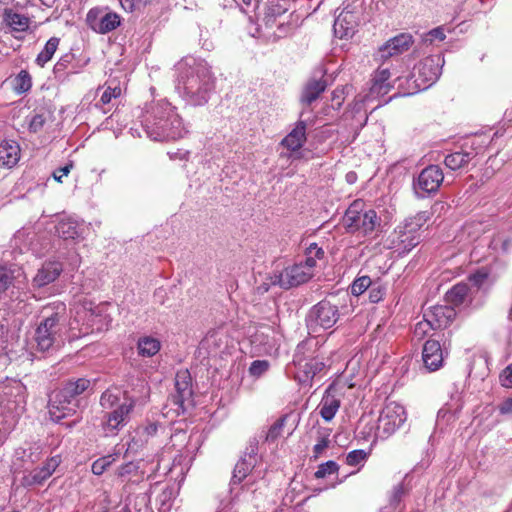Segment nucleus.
<instances>
[{
    "label": "nucleus",
    "instance_id": "obj_16",
    "mask_svg": "<svg viewBox=\"0 0 512 512\" xmlns=\"http://www.w3.org/2000/svg\"><path fill=\"white\" fill-rule=\"evenodd\" d=\"M328 80L324 74L320 77L312 76L303 85L299 101L304 107H309L327 89Z\"/></svg>",
    "mask_w": 512,
    "mask_h": 512
},
{
    "label": "nucleus",
    "instance_id": "obj_35",
    "mask_svg": "<svg viewBox=\"0 0 512 512\" xmlns=\"http://www.w3.org/2000/svg\"><path fill=\"white\" fill-rule=\"evenodd\" d=\"M9 80L12 89L18 95L28 92L32 87V78L27 70H21L15 77Z\"/></svg>",
    "mask_w": 512,
    "mask_h": 512
},
{
    "label": "nucleus",
    "instance_id": "obj_42",
    "mask_svg": "<svg viewBox=\"0 0 512 512\" xmlns=\"http://www.w3.org/2000/svg\"><path fill=\"white\" fill-rule=\"evenodd\" d=\"M122 392L118 387L108 388L102 393L100 398V404L105 409H111L115 405H118Z\"/></svg>",
    "mask_w": 512,
    "mask_h": 512
},
{
    "label": "nucleus",
    "instance_id": "obj_12",
    "mask_svg": "<svg viewBox=\"0 0 512 512\" xmlns=\"http://www.w3.org/2000/svg\"><path fill=\"white\" fill-rule=\"evenodd\" d=\"M86 21L88 26L99 34L109 33L121 24V18L117 13L105 12L99 8L89 10Z\"/></svg>",
    "mask_w": 512,
    "mask_h": 512
},
{
    "label": "nucleus",
    "instance_id": "obj_41",
    "mask_svg": "<svg viewBox=\"0 0 512 512\" xmlns=\"http://www.w3.org/2000/svg\"><path fill=\"white\" fill-rule=\"evenodd\" d=\"M390 75L391 74L388 68L377 70L372 80L373 84L371 90L376 93H381L383 90L386 92L390 87L388 83Z\"/></svg>",
    "mask_w": 512,
    "mask_h": 512
},
{
    "label": "nucleus",
    "instance_id": "obj_40",
    "mask_svg": "<svg viewBox=\"0 0 512 512\" xmlns=\"http://www.w3.org/2000/svg\"><path fill=\"white\" fill-rule=\"evenodd\" d=\"M409 494V487L403 481L395 485L389 496V507L397 509L402 500Z\"/></svg>",
    "mask_w": 512,
    "mask_h": 512
},
{
    "label": "nucleus",
    "instance_id": "obj_33",
    "mask_svg": "<svg viewBox=\"0 0 512 512\" xmlns=\"http://www.w3.org/2000/svg\"><path fill=\"white\" fill-rule=\"evenodd\" d=\"M161 342L152 336H144L138 339V354L142 357H152L159 352Z\"/></svg>",
    "mask_w": 512,
    "mask_h": 512
},
{
    "label": "nucleus",
    "instance_id": "obj_62",
    "mask_svg": "<svg viewBox=\"0 0 512 512\" xmlns=\"http://www.w3.org/2000/svg\"><path fill=\"white\" fill-rule=\"evenodd\" d=\"M332 105L335 109H340L344 101V89L336 88L332 92Z\"/></svg>",
    "mask_w": 512,
    "mask_h": 512
},
{
    "label": "nucleus",
    "instance_id": "obj_63",
    "mask_svg": "<svg viewBox=\"0 0 512 512\" xmlns=\"http://www.w3.org/2000/svg\"><path fill=\"white\" fill-rule=\"evenodd\" d=\"M306 252L312 255L315 259H322L324 257V250L317 245V243H311Z\"/></svg>",
    "mask_w": 512,
    "mask_h": 512
},
{
    "label": "nucleus",
    "instance_id": "obj_57",
    "mask_svg": "<svg viewBox=\"0 0 512 512\" xmlns=\"http://www.w3.org/2000/svg\"><path fill=\"white\" fill-rule=\"evenodd\" d=\"M369 300L371 303H378L381 301L386 293L385 287L379 283H373L369 287Z\"/></svg>",
    "mask_w": 512,
    "mask_h": 512
},
{
    "label": "nucleus",
    "instance_id": "obj_23",
    "mask_svg": "<svg viewBox=\"0 0 512 512\" xmlns=\"http://www.w3.org/2000/svg\"><path fill=\"white\" fill-rule=\"evenodd\" d=\"M83 321L82 326L79 328L80 335H88L95 331L102 330L103 317L96 310L83 308L81 311H77L74 322Z\"/></svg>",
    "mask_w": 512,
    "mask_h": 512
},
{
    "label": "nucleus",
    "instance_id": "obj_26",
    "mask_svg": "<svg viewBox=\"0 0 512 512\" xmlns=\"http://www.w3.org/2000/svg\"><path fill=\"white\" fill-rule=\"evenodd\" d=\"M332 392H334V389L332 385H330L326 389L318 406L320 416L327 422L331 421L335 417L341 403L340 399H338Z\"/></svg>",
    "mask_w": 512,
    "mask_h": 512
},
{
    "label": "nucleus",
    "instance_id": "obj_56",
    "mask_svg": "<svg viewBox=\"0 0 512 512\" xmlns=\"http://www.w3.org/2000/svg\"><path fill=\"white\" fill-rule=\"evenodd\" d=\"M269 369V362L266 360H255L249 367L250 375L254 377L262 376Z\"/></svg>",
    "mask_w": 512,
    "mask_h": 512
},
{
    "label": "nucleus",
    "instance_id": "obj_60",
    "mask_svg": "<svg viewBox=\"0 0 512 512\" xmlns=\"http://www.w3.org/2000/svg\"><path fill=\"white\" fill-rule=\"evenodd\" d=\"M73 168V162L70 161L69 163H67L65 166L63 167H60L58 169H56L54 172H53V178L57 181V182H60L62 183V178L67 176L71 169Z\"/></svg>",
    "mask_w": 512,
    "mask_h": 512
},
{
    "label": "nucleus",
    "instance_id": "obj_8",
    "mask_svg": "<svg viewBox=\"0 0 512 512\" xmlns=\"http://www.w3.org/2000/svg\"><path fill=\"white\" fill-rule=\"evenodd\" d=\"M168 405L177 414H184L193 406L192 377L187 369L179 370L175 375V393L169 396Z\"/></svg>",
    "mask_w": 512,
    "mask_h": 512
},
{
    "label": "nucleus",
    "instance_id": "obj_49",
    "mask_svg": "<svg viewBox=\"0 0 512 512\" xmlns=\"http://www.w3.org/2000/svg\"><path fill=\"white\" fill-rule=\"evenodd\" d=\"M511 245V238H504L500 234H497L492 238L489 247L496 252L507 254L510 251Z\"/></svg>",
    "mask_w": 512,
    "mask_h": 512
},
{
    "label": "nucleus",
    "instance_id": "obj_19",
    "mask_svg": "<svg viewBox=\"0 0 512 512\" xmlns=\"http://www.w3.org/2000/svg\"><path fill=\"white\" fill-rule=\"evenodd\" d=\"M297 367V377L299 382L305 384L313 380V378L326 368L324 354L321 353L314 358L304 360L301 364H295Z\"/></svg>",
    "mask_w": 512,
    "mask_h": 512
},
{
    "label": "nucleus",
    "instance_id": "obj_30",
    "mask_svg": "<svg viewBox=\"0 0 512 512\" xmlns=\"http://www.w3.org/2000/svg\"><path fill=\"white\" fill-rule=\"evenodd\" d=\"M477 155L473 149L470 151H456L446 155L444 164L451 170H459L465 168Z\"/></svg>",
    "mask_w": 512,
    "mask_h": 512
},
{
    "label": "nucleus",
    "instance_id": "obj_28",
    "mask_svg": "<svg viewBox=\"0 0 512 512\" xmlns=\"http://www.w3.org/2000/svg\"><path fill=\"white\" fill-rule=\"evenodd\" d=\"M470 291L471 289L467 283H457L446 292L445 301L448 305L454 307V309L463 304L471 303L469 297Z\"/></svg>",
    "mask_w": 512,
    "mask_h": 512
},
{
    "label": "nucleus",
    "instance_id": "obj_36",
    "mask_svg": "<svg viewBox=\"0 0 512 512\" xmlns=\"http://www.w3.org/2000/svg\"><path fill=\"white\" fill-rule=\"evenodd\" d=\"M56 339V336L47 332L46 326H41L40 324L38 325L35 332V341L39 351L45 352L51 349L54 346Z\"/></svg>",
    "mask_w": 512,
    "mask_h": 512
},
{
    "label": "nucleus",
    "instance_id": "obj_21",
    "mask_svg": "<svg viewBox=\"0 0 512 512\" xmlns=\"http://www.w3.org/2000/svg\"><path fill=\"white\" fill-rule=\"evenodd\" d=\"M422 359L425 368L429 372L438 370L443 365V351L440 342L435 339H428L423 346Z\"/></svg>",
    "mask_w": 512,
    "mask_h": 512
},
{
    "label": "nucleus",
    "instance_id": "obj_17",
    "mask_svg": "<svg viewBox=\"0 0 512 512\" xmlns=\"http://www.w3.org/2000/svg\"><path fill=\"white\" fill-rule=\"evenodd\" d=\"M56 309L50 306L44 307L42 310L43 319L39 324L46 326L47 332L57 337L65 322V306L58 304Z\"/></svg>",
    "mask_w": 512,
    "mask_h": 512
},
{
    "label": "nucleus",
    "instance_id": "obj_9",
    "mask_svg": "<svg viewBox=\"0 0 512 512\" xmlns=\"http://www.w3.org/2000/svg\"><path fill=\"white\" fill-rule=\"evenodd\" d=\"M444 180L442 169L438 165H429L425 167L413 182L415 194L419 198H424L438 191Z\"/></svg>",
    "mask_w": 512,
    "mask_h": 512
},
{
    "label": "nucleus",
    "instance_id": "obj_14",
    "mask_svg": "<svg viewBox=\"0 0 512 512\" xmlns=\"http://www.w3.org/2000/svg\"><path fill=\"white\" fill-rule=\"evenodd\" d=\"M456 316V310L448 304L435 305L424 312V320L433 330L448 328Z\"/></svg>",
    "mask_w": 512,
    "mask_h": 512
},
{
    "label": "nucleus",
    "instance_id": "obj_31",
    "mask_svg": "<svg viewBox=\"0 0 512 512\" xmlns=\"http://www.w3.org/2000/svg\"><path fill=\"white\" fill-rule=\"evenodd\" d=\"M157 431V426L154 423H149L146 426H139L134 430V436L132 437V441L130 442V450H137L140 447H143L144 444L147 443L150 436L154 435Z\"/></svg>",
    "mask_w": 512,
    "mask_h": 512
},
{
    "label": "nucleus",
    "instance_id": "obj_46",
    "mask_svg": "<svg viewBox=\"0 0 512 512\" xmlns=\"http://www.w3.org/2000/svg\"><path fill=\"white\" fill-rule=\"evenodd\" d=\"M330 433L328 429H321L318 431L317 443L313 446V458L317 459L323 453V451L329 447Z\"/></svg>",
    "mask_w": 512,
    "mask_h": 512
},
{
    "label": "nucleus",
    "instance_id": "obj_7",
    "mask_svg": "<svg viewBox=\"0 0 512 512\" xmlns=\"http://www.w3.org/2000/svg\"><path fill=\"white\" fill-rule=\"evenodd\" d=\"M339 318L338 306L325 298L309 309L305 321L308 329L316 332L318 328L325 330L332 328Z\"/></svg>",
    "mask_w": 512,
    "mask_h": 512
},
{
    "label": "nucleus",
    "instance_id": "obj_59",
    "mask_svg": "<svg viewBox=\"0 0 512 512\" xmlns=\"http://www.w3.org/2000/svg\"><path fill=\"white\" fill-rule=\"evenodd\" d=\"M44 124H45V117L41 114H35L29 122V130L31 132L36 133L43 128Z\"/></svg>",
    "mask_w": 512,
    "mask_h": 512
},
{
    "label": "nucleus",
    "instance_id": "obj_43",
    "mask_svg": "<svg viewBox=\"0 0 512 512\" xmlns=\"http://www.w3.org/2000/svg\"><path fill=\"white\" fill-rule=\"evenodd\" d=\"M123 448H124V445H122V447L119 448L117 453H114L113 455H107V456H104V457H101V458L95 460L91 467L92 473L97 476L102 475L106 471V469L110 465H112V463L115 462V460H116L115 456L120 454L121 451L123 450Z\"/></svg>",
    "mask_w": 512,
    "mask_h": 512
},
{
    "label": "nucleus",
    "instance_id": "obj_45",
    "mask_svg": "<svg viewBox=\"0 0 512 512\" xmlns=\"http://www.w3.org/2000/svg\"><path fill=\"white\" fill-rule=\"evenodd\" d=\"M49 478L48 475H46L45 471L42 469V467L35 468L31 472H29L27 475H25L22 478V484L24 486H35V485H41Z\"/></svg>",
    "mask_w": 512,
    "mask_h": 512
},
{
    "label": "nucleus",
    "instance_id": "obj_29",
    "mask_svg": "<svg viewBox=\"0 0 512 512\" xmlns=\"http://www.w3.org/2000/svg\"><path fill=\"white\" fill-rule=\"evenodd\" d=\"M20 146L14 140H5L0 144V165L11 168L20 159Z\"/></svg>",
    "mask_w": 512,
    "mask_h": 512
},
{
    "label": "nucleus",
    "instance_id": "obj_48",
    "mask_svg": "<svg viewBox=\"0 0 512 512\" xmlns=\"http://www.w3.org/2000/svg\"><path fill=\"white\" fill-rule=\"evenodd\" d=\"M359 431V435L363 439H369L370 437H375L376 425L372 421V419L367 417H361L357 426Z\"/></svg>",
    "mask_w": 512,
    "mask_h": 512
},
{
    "label": "nucleus",
    "instance_id": "obj_32",
    "mask_svg": "<svg viewBox=\"0 0 512 512\" xmlns=\"http://www.w3.org/2000/svg\"><path fill=\"white\" fill-rule=\"evenodd\" d=\"M55 231L65 240L76 239L80 235L78 223L70 218L61 219L55 226Z\"/></svg>",
    "mask_w": 512,
    "mask_h": 512
},
{
    "label": "nucleus",
    "instance_id": "obj_47",
    "mask_svg": "<svg viewBox=\"0 0 512 512\" xmlns=\"http://www.w3.org/2000/svg\"><path fill=\"white\" fill-rule=\"evenodd\" d=\"M14 270L11 267L0 265V294L6 292L13 285Z\"/></svg>",
    "mask_w": 512,
    "mask_h": 512
},
{
    "label": "nucleus",
    "instance_id": "obj_44",
    "mask_svg": "<svg viewBox=\"0 0 512 512\" xmlns=\"http://www.w3.org/2000/svg\"><path fill=\"white\" fill-rule=\"evenodd\" d=\"M288 417V414H284L270 426L265 435L266 442L273 443L281 436Z\"/></svg>",
    "mask_w": 512,
    "mask_h": 512
},
{
    "label": "nucleus",
    "instance_id": "obj_11",
    "mask_svg": "<svg viewBox=\"0 0 512 512\" xmlns=\"http://www.w3.org/2000/svg\"><path fill=\"white\" fill-rule=\"evenodd\" d=\"M312 276L313 273L308 272V268L300 262L286 267L279 273H274L270 276V279L273 285H278L283 289H290L306 283Z\"/></svg>",
    "mask_w": 512,
    "mask_h": 512
},
{
    "label": "nucleus",
    "instance_id": "obj_34",
    "mask_svg": "<svg viewBox=\"0 0 512 512\" xmlns=\"http://www.w3.org/2000/svg\"><path fill=\"white\" fill-rule=\"evenodd\" d=\"M3 17L5 23L14 31L23 32L29 28V18L14 12L12 9H6Z\"/></svg>",
    "mask_w": 512,
    "mask_h": 512
},
{
    "label": "nucleus",
    "instance_id": "obj_15",
    "mask_svg": "<svg viewBox=\"0 0 512 512\" xmlns=\"http://www.w3.org/2000/svg\"><path fill=\"white\" fill-rule=\"evenodd\" d=\"M413 44V37L409 33H401L379 48L378 56L382 61H386L392 56L402 54L409 50Z\"/></svg>",
    "mask_w": 512,
    "mask_h": 512
},
{
    "label": "nucleus",
    "instance_id": "obj_58",
    "mask_svg": "<svg viewBox=\"0 0 512 512\" xmlns=\"http://www.w3.org/2000/svg\"><path fill=\"white\" fill-rule=\"evenodd\" d=\"M60 463L61 458L59 455H56L48 458L41 467L45 471L46 475L50 477L55 472Z\"/></svg>",
    "mask_w": 512,
    "mask_h": 512
},
{
    "label": "nucleus",
    "instance_id": "obj_64",
    "mask_svg": "<svg viewBox=\"0 0 512 512\" xmlns=\"http://www.w3.org/2000/svg\"><path fill=\"white\" fill-rule=\"evenodd\" d=\"M498 410L500 414H511L512 413V397L505 399L499 406Z\"/></svg>",
    "mask_w": 512,
    "mask_h": 512
},
{
    "label": "nucleus",
    "instance_id": "obj_39",
    "mask_svg": "<svg viewBox=\"0 0 512 512\" xmlns=\"http://www.w3.org/2000/svg\"><path fill=\"white\" fill-rule=\"evenodd\" d=\"M287 9L279 3H270L264 14V23L267 27L276 25L277 18L286 13Z\"/></svg>",
    "mask_w": 512,
    "mask_h": 512
},
{
    "label": "nucleus",
    "instance_id": "obj_61",
    "mask_svg": "<svg viewBox=\"0 0 512 512\" xmlns=\"http://www.w3.org/2000/svg\"><path fill=\"white\" fill-rule=\"evenodd\" d=\"M500 382L504 387H512V364L508 365L500 374Z\"/></svg>",
    "mask_w": 512,
    "mask_h": 512
},
{
    "label": "nucleus",
    "instance_id": "obj_2",
    "mask_svg": "<svg viewBox=\"0 0 512 512\" xmlns=\"http://www.w3.org/2000/svg\"><path fill=\"white\" fill-rule=\"evenodd\" d=\"M176 91L191 106H203L214 89V77L207 62L185 57L175 65Z\"/></svg>",
    "mask_w": 512,
    "mask_h": 512
},
{
    "label": "nucleus",
    "instance_id": "obj_22",
    "mask_svg": "<svg viewBox=\"0 0 512 512\" xmlns=\"http://www.w3.org/2000/svg\"><path fill=\"white\" fill-rule=\"evenodd\" d=\"M303 113V111L300 113V119L295 123L294 128L281 141V145L292 153L298 152L307 140V125L304 120H301Z\"/></svg>",
    "mask_w": 512,
    "mask_h": 512
},
{
    "label": "nucleus",
    "instance_id": "obj_50",
    "mask_svg": "<svg viewBox=\"0 0 512 512\" xmlns=\"http://www.w3.org/2000/svg\"><path fill=\"white\" fill-rule=\"evenodd\" d=\"M372 285V280L369 276H361L356 278L350 286L351 294L359 296L363 294Z\"/></svg>",
    "mask_w": 512,
    "mask_h": 512
},
{
    "label": "nucleus",
    "instance_id": "obj_5",
    "mask_svg": "<svg viewBox=\"0 0 512 512\" xmlns=\"http://www.w3.org/2000/svg\"><path fill=\"white\" fill-rule=\"evenodd\" d=\"M445 63L442 54H433L422 59L415 67L411 79L414 86L407 94H415L425 90L435 83L442 73V67Z\"/></svg>",
    "mask_w": 512,
    "mask_h": 512
},
{
    "label": "nucleus",
    "instance_id": "obj_24",
    "mask_svg": "<svg viewBox=\"0 0 512 512\" xmlns=\"http://www.w3.org/2000/svg\"><path fill=\"white\" fill-rule=\"evenodd\" d=\"M62 264L58 261H46L38 269L35 277L33 278V286L42 288L54 282L62 273Z\"/></svg>",
    "mask_w": 512,
    "mask_h": 512
},
{
    "label": "nucleus",
    "instance_id": "obj_25",
    "mask_svg": "<svg viewBox=\"0 0 512 512\" xmlns=\"http://www.w3.org/2000/svg\"><path fill=\"white\" fill-rule=\"evenodd\" d=\"M321 353L323 352L321 351V345L318 340L312 337L306 338L297 345L293 355V363L294 365L301 364L304 360L314 358Z\"/></svg>",
    "mask_w": 512,
    "mask_h": 512
},
{
    "label": "nucleus",
    "instance_id": "obj_20",
    "mask_svg": "<svg viewBox=\"0 0 512 512\" xmlns=\"http://www.w3.org/2000/svg\"><path fill=\"white\" fill-rule=\"evenodd\" d=\"M154 471L155 465L152 460L143 458L130 460V486H140L143 482H149Z\"/></svg>",
    "mask_w": 512,
    "mask_h": 512
},
{
    "label": "nucleus",
    "instance_id": "obj_10",
    "mask_svg": "<svg viewBox=\"0 0 512 512\" xmlns=\"http://www.w3.org/2000/svg\"><path fill=\"white\" fill-rule=\"evenodd\" d=\"M258 450V439L255 437L251 438L243 455L234 466L230 480L231 487L241 484L255 468L257 464Z\"/></svg>",
    "mask_w": 512,
    "mask_h": 512
},
{
    "label": "nucleus",
    "instance_id": "obj_3",
    "mask_svg": "<svg viewBox=\"0 0 512 512\" xmlns=\"http://www.w3.org/2000/svg\"><path fill=\"white\" fill-rule=\"evenodd\" d=\"M87 378H72L63 382L61 388L54 391L48 402L50 419L59 423L62 419L74 415L79 407V396L91 388Z\"/></svg>",
    "mask_w": 512,
    "mask_h": 512
},
{
    "label": "nucleus",
    "instance_id": "obj_1",
    "mask_svg": "<svg viewBox=\"0 0 512 512\" xmlns=\"http://www.w3.org/2000/svg\"><path fill=\"white\" fill-rule=\"evenodd\" d=\"M133 116L132 136L141 137L143 132L151 140L163 142L180 139L187 133L177 108L166 99L136 108Z\"/></svg>",
    "mask_w": 512,
    "mask_h": 512
},
{
    "label": "nucleus",
    "instance_id": "obj_18",
    "mask_svg": "<svg viewBox=\"0 0 512 512\" xmlns=\"http://www.w3.org/2000/svg\"><path fill=\"white\" fill-rule=\"evenodd\" d=\"M358 17L352 11H342L333 25L334 35L340 39L352 38L357 31Z\"/></svg>",
    "mask_w": 512,
    "mask_h": 512
},
{
    "label": "nucleus",
    "instance_id": "obj_6",
    "mask_svg": "<svg viewBox=\"0 0 512 512\" xmlns=\"http://www.w3.org/2000/svg\"><path fill=\"white\" fill-rule=\"evenodd\" d=\"M407 420L405 408L396 403L388 402L380 412L377 420L375 439H387L394 434Z\"/></svg>",
    "mask_w": 512,
    "mask_h": 512
},
{
    "label": "nucleus",
    "instance_id": "obj_38",
    "mask_svg": "<svg viewBox=\"0 0 512 512\" xmlns=\"http://www.w3.org/2000/svg\"><path fill=\"white\" fill-rule=\"evenodd\" d=\"M128 414V407L125 403L120 404L117 409L107 413L105 424L110 431H114L123 425L125 416Z\"/></svg>",
    "mask_w": 512,
    "mask_h": 512
},
{
    "label": "nucleus",
    "instance_id": "obj_54",
    "mask_svg": "<svg viewBox=\"0 0 512 512\" xmlns=\"http://www.w3.org/2000/svg\"><path fill=\"white\" fill-rule=\"evenodd\" d=\"M489 276H490L489 270L485 267H482V268L476 270L474 273H472L468 279L472 283L473 286L480 289L487 282Z\"/></svg>",
    "mask_w": 512,
    "mask_h": 512
},
{
    "label": "nucleus",
    "instance_id": "obj_13",
    "mask_svg": "<svg viewBox=\"0 0 512 512\" xmlns=\"http://www.w3.org/2000/svg\"><path fill=\"white\" fill-rule=\"evenodd\" d=\"M87 62H81L73 52H67L55 63L53 67L54 77L60 83L69 82L71 76L79 74Z\"/></svg>",
    "mask_w": 512,
    "mask_h": 512
},
{
    "label": "nucleus",
    "instance_id": "obj_37",
    "mask_svg": "<svg viewBox=\"0 0 512 512\" xmlns=\"http://www.w3.org/2000/svg\"><path fill=\"white\" fill-rule=\"evenodd\" d=\"M60 43V38L51 37L45 44L44 48L40 51V53L36 57V64L40 67H44L46 63H48L55 52L58 49Z\"/></svg>",
    "mask_w": 512,
    "mask_h": 512
},
{
    "label": "nucleus",
    "instance_id": "obj_4",
    "mask_svg": "<svg viewBox=\"0 0 512 512\" xmlns=\"http://www.w3.org/2000/svg\"><path fill=\"white\" fill-rule=\"evenodd\" d=\"M364 202L354 201L346 210L343 223L348 232L371 234L380 225V218L373 209L363 210Z\"/></svg>",
    "mask_w": 512,
    "mask_h": 512
},
{
    "label": "nucleus",
    "instance_id": "obj_52",
    "mask_svg": "<svg viewBox=\"0 0 512 512\" xmlns=\"http://www.w3.org/2000/svg\"><path fill=\"white\" fill-rule=\"evenodd\" d=\"M338 470H339V465L335 461L329 460V461L322 463L318 466V469L315 472L314 476L317 479H321V478H325L327 475L337 473Z\"/></svg>",
    "mask_w": 512,
    "mask_h": 512
},
{
    "label": "nucleus",
    "instance_id": "obj_53",
    "mask_svg": "<svg viewBox=\"0 0 512 512\" xmlns=\"http://www.w3.org/2000/svg\"><path fill=\"white\" fill-rule=\"evenodd\" d=\"M173 496L172 488H165L157 497V502H159L160 506L158 508L159 512H168L172 506L171 500Z\"/></svg>",
    "mask_w": 512,
    "mask_h": 512
},
{
    "label": "nucleus",
    "instance_id": "obj_55",
    "mask_svg": "<svg viewBox=\"0 0 512 512\" xmlns=\"http://www.w3.org/2000/svg\"><path fill=\"white\" fill-rule=\"evenodd\" d=\"M400 242V249L402 253L410 252L414 247L420 243L419 235L403 234Z\"/></svg>",
    "mask_w": 512,
    "mask_h": 512
},
{
    "label": "nucleus",
    "instance_id": "obj_27",
    "mask_svg": "<svg viewBox=\"0 0 512 512\" xmlns=\"http://www.w3.org/2000/svg\"><path fill=\"white\" fill-rule=\"evenodd\" d=\"M150 399V386L144 378H137L130 389V411L144 406Z\"/></svg>",
    "mask_w": 512,
    "mask_h": 512
},
{
    "label": "nucleus",
    "instance_id": "obj_51",
    "mask_svg": "<svg viewBox=\"0 0 512 512\" xmlns=\"http://www.w3.org/2000/svg\"><path fill=\"white\" fill-rule=\"evenodd\" d=\"M369 456V452L363 449H356L350 451L346 456V464L349 466H357L363 464Z\"/></svg>",
    "mask_w": 512,
    "mask_h": 512
}]
</instances>
